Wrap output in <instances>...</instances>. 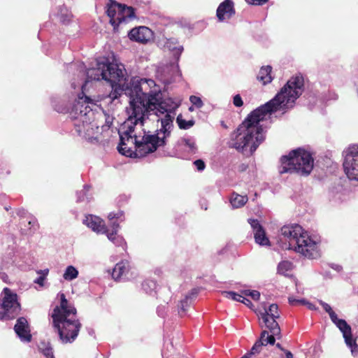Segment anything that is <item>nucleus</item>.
<instances>
[{
	"label": "nucleus",
	"mask_w": 358,
	"mask_h": 358,
	"mask_svg": "<svg viewBox=\"0 0 358 358\" xmlns=\"http://www.w3.org/2000/svg\"><path fill=\"white\" fill-rule=\"evenodd\" d=\"M178 106L173 99L163 97L160 86L130 99L128 119L122 128L124 131H120L119 152L130 157H143L164 146Z\"/></svg>",
	"instance_id": "f257e3e1"
},
{
	"label": "nucleus",
	"mask_w": 358,
	"mask_h": 358,
	"mask_svg": "<svg viewBox=\"0 0 358 358\" xmlns=\"http://www.w3.org/2000/svg\"><path fill=\"white\" fill-rule=\"evenodd\" d=\"M303 90V76L299 74L292 77L271 100L248 115L231 134L230 146L242 151L250 147V154L255 152L265 140L266 128L261 122L276 111L292 108Z\"/></svg>",
	"instance_id": "f03ea898"
},
{
	"label": "nucleus",
	"mask_w": 358,
	"mask_h": 358,
	"mask_svg": "<svg viewBox=\"0 0 358 358\" xmlns=\"http://www.w3.org/2000/svg\"><path fill=\"white\" fill-rule=\"evenodd\" d=\"M85 83L82 85L85 87L92 80H104L110 83L112 90L108 96L112 101L123 93L131 99L145 93H150L155 87H159L152 79L135 77L128 82L124 65L114 63L98 62L96 67L87 69Z\"/></svg>",
	"instance_id": "7ed1b4c3"
},
{
	"label": "nucleus",
	"mask_w": 358,
	"mask_h": 358,
	"mask_svg": "<svg viewBox=\"0 0 358 358\" xmlns=\"http://www.w3.org/2000/svg\"><path fill=\"white\" fill-rule=\"evenodd\" d=\"M60 305L52 313L53 327L62 343H72L78 337L82 324L77 319L76 308L68 302L64 294H60Z\"/></svg>",
	"instance_id": "20e7f679"
},
{
	"label": "nucleus",
	"mask_w": 358,
	"mask_h": 358,
	"mask_svg": "<svg viewBox=\"0 0 358 358\" xmlns=\"http://www.w3.org/2000/svg\"><path fill=\"white\" fill-rule=\"evenodd\" d=\"M278 244L283 250H294L309 259L320 256L317 242L304 232L299 224L285 225L278 234Z\"/></svg>",
	"instance_id": "39448f33"
},
{
	"label": "nucleus",
	"mask_w": 358,
	"mask_h": 358,
	"mask_svg": "<svg viewBox=\"0 0 358 358\" xmlns=\"http://www.w3.org/2000/svg\"><path fill=\"white\" fill-rule=\"evenodd\" d=\"M84 90L85 86L82 85V92L78 94L69 108L64 105H57L52 101L55 110L59 113H69L78 135L89 131L92 128L90 125L94 120L93 107L96 106L95 100L85 95Z\"/></svg>",
	"instance_id": "423d86ee"
},
{
	"label": "nucleus",
	"mask_w": 358,
	"mask_h": 358,
	"mask_svg": "<svg viewBox=\"0 0 358 358\" xmlns=\"http://www.w3.org/2000/svg\"><path fill=\"white\" fill-rule=\"evenodd\" d=\"M279 167L280 174L296 173L301 176H308L313 169L314 159L311 154L303 148L292 150L288 155L280 159Z\"/></svg>",
	"instance_id": "0eeeda50"
},
{
	"label": "nucleus",
	"mask_w": 358,
	"mask_h": 358,
	"mask_svg": "<svg viewBox=\"0 0 358 358\" xmlns=\"http://www.w3.org/2000/svg\"><path fill=\"white\" fill-rule=\"evenodd\" d=\"M263 320L265 327L269 330L262 331L259 338L255 343L250 350L241 358H266L267 354L264 351L267 345H274L275 339L281 338L280 328L276 322L277 318H271L268 314L259 317Z\"/></svg>",
	"instance_id": "6e6552de"
},
{
	"label": "nucleus",
	"mask_w": 358,
	"mask_h": 358,
	"mask_svg": "<svg viewBox=\"0 0 358 358\" xmlns=\"http://www.w3.org/2000/svg\"><path fill=\"white\" fill-rule=\"evenodd\" d=\"M21 306L17 301V294L5 287L0 298V320L15 319L20 313Z\"/></svg>",
	"instance_id": "1a4fd4ad"
},
{
	"label": "nucleus",
	"mask_w": 358,
	"mask_h": 358,
	"mask_svg": "<svg viewBox=\"0 0 358 358\" xmlns=\"http://www.w3.org/2000/svg\"><path fill=\"white\" fill-rule=\"evenodd\" d=\"M320 304L324 310L329 314L331 322L342 332L346 345L350 348L352 355L358 353V346L352 337L351 327L345 320L338 319L336 313L332 310L331 307L323 301H319Z\"/></svg>",
	"instance_id": "9d476101"
},
{
	"label": "nucleus",
	"mask_w": 358,
	"mask_h": 358,
	"mask_svg": "<svg viewBox=\"0 0 358 358\" xmlns=\"http://www.w3.org/2000/svg\"><path fill=\"white\" fill-rule=\"evenodd\" d=\"M343 155L345 173L350 180L358 181V144L350 145Z\"/></svg>",
	"instance_id": "9b49d317"
},
{
	"label": "nucleus",
	"mask_w": 358,
	"mask_h": 358,
	"mask_svg": "<svg viewBox=\"0 0 358 358\" xmlns=\"http://www.w3.org/2000/svg\"><path fill=\"white\" fill-rule=\"evenodd\" d=\"M152 31L146 27H136L130 30L128 36L130 40L146 43L152 36Z\"/></svg>",
	"instance_id": "f8f14e48"
},
{
	"label": "nucleus",
	"mask_w": 358,
	"mask_h": 358,
	"mask_svg": "<svg viewBox=\"0 0 358 358\" xmlns=\"http://www.w3.org/2000/svg\"><path fill=\"white\" fill-rule=\"evenodd\" d=\"M14 330L17 336L23 342H29L31 340V335L27 319L24 317H19L14 327Z\"/></svg>",
	"instance_id": "ddd939ff"
},
{
	"label": "nucleus",
	"mask_w": 358,
	"mask_h": 358,
	"mask_svg": "<svg viewBox=\"0 0 358 358\" xmlns=\"http://www.w3.org/2000/svg\"><path fill=\"white\" fill-rule=\"evenodd\" d=\"M198 292V289L194 288L189 294L185 295L184 299L179 301L177 305V310L180 317H183L186 315L188 308L196 299Z\"/></svg>",
	"instance_id": "4468645a"
},
{
	"label": "nucleus",
	"mask_w": 358,
	"mask_h": 358,
	"mask_svg": "<svg viewBox=\"0 0 358 358\" xmlns=\"http://www.w3.org/2000/svg\"><path fill=\"white\" fill-rule=\"evenodd\" d=\"M234 14L235 10L231 0H224L217 9V17L220 22L229 19Z\"/></svg>",
	"instance_id": "2eb2a0df"
},
{
	"label": "nucleus",
	"mask_w": 358,
	"mask_h": 358,
	"mask_svg": "<svg viewBox=\"0 0 358 358\" xmlns=\"http://www.w3.org/2000/svg\"><path fill=\"white\" fill-rule=\"evenodd\" d=\"M83 223L88 227L91 228L94 231L97 233H107V228L105 226L104 222L100 217L92 215H89L85 217Z\"/></svg>",
	"instance_id": "dca6fc26"
},
{
	"label": "nucleus",
	"mask_w": 358,
	"mask_h": 358,
	"mask_svg": "<svg viewBox=\"0 0 358 358\" xmlns=\"http://www.w3.org/2000/svg\"><path fill=\"white\" fill-rule=\"evenodd\" d=\"M120 3H118L114 0H109V3L107 4L106 13L107 15L110 18V22L115 29L117 24V20L116 15H120Z\"/></svg>",
	"instance_id": "f3484780"
},
{
	"label": "nucleus",
	"mask_w": 358,
	"mask_h": 358,
	"mask_svg": "<svg viewBox=\"0 0 358 358\" xmlns=\"http://www.w3.org/2000/svg\"><path fill=\"white\" fill-rule=\"evenodd\" d=\"M165 46L173 52V56L176 62L180 59V55L184 50L183 46L179 44L177 38H168L165 43Z\"/></svg>",
	"instance_id": "a211bd4d"
},
{
	"label": "nucleus",
	"mask_w": 358,
	"mask_h": 358,
	"mask_svg": "<svg viewBox=\"0 0 358 358\" xmlns=\"http://www.w3.org/2000/svg\"><path fill=\"white\" fill-rule=\"evenodd\" d=\"M129 269V264L127 261H122L115 266L112 277L115 280L124 278Z\"/></svg>",
	"instance_id": "6ab92c4d"
},
{
	"label": "nucleus",
	"mask_w": 358,
	"mask_h": 358,
	"mask_svg": "<svg viewBox=\"0 0 358 358\" xmlns=\"http://www.w3.org/2000/svg\"><path fill=\"white\" fill-rule=\"evenodd\" d=\"M120 15L117 16V24L119 25L122 22L124 21L126 18H132L134 17V8L131 6L120 3Z\"/></svg>",
	"instance_id": "aec40b11"
},
{
	"label": "nucleus",
	"mask_w": 358,
	"mask_h": 358,
	"mask_svg": "<svg viewBox=\"0 0 358 358\" xmlns=\"http://www.w3.org/2000/svg\"><path fill=\"white\" fill-rule=\"evenodd\" d=\"M272 67L271 66H262L257 76L258 80L262 83L263 85L270 83L273 78L271 75Z\"/></svg>",
	"instance_id": "412c9836"
},
{
	"label": "nucleus",
	"mask_w": 358,
	"mask_h": 358,
	"mask_svg": "<svg viewBox=\"0 0 358 358\" xmlns=\"http://www.w3.org/2000/svg\"><path fill=\"white\" fill-rule=\"evenodd\" d=\"M247 196H242L233 193L230 198V203L234 208H238L243 206L248 201Z\"/></svg>",
	"instance_id": "4be33fe9"
},
{
	"label": "nucleus",
	"mask_w": 358,
	"mask_h": 358,
	"mask_svg": "<svg viewBox=\"0 0 358 358\" xmlns=\"http://www.w3.org/2000/svg\"><path fill=\"white\" fill-rule=\"evenodd\" d=\"M268 314V316L271 318H279L280 313L278 312V306L275 303L271 304L268 308H264V311L259 313V317H262L264 315Z\"/></svg>",
	"instance_id": "5701e85b"
},
{
	"label": "nucleus",
	"mask_w": 358,
	"mask_h": 358,
	"mask_svg": "<svg viewBox=\"0 0 358 358\" xmlns=\"http://www.w3.org/2000/svg\"><path fill=\"white\" fill-rule=\"evenodd\" d=\"M90 186L85 185L83 189L76 192L77 202H89L92 198L91 194L89 193Z\"/></svg>",
	"instance_id": "b1692460"
},
{
	"label": "nucleus",
	"mask_w": 358,
	"mask_h": 358,
	"mask_svg": "<svg viewBox=\"0 0 358 358\" xmlns=\"http://www.w3.org/2000/svg\"><path fill=\"white\" fill-rule=\"evenodd\" d=\"M255 242L260 245H269L270 241L266 237V233L263 227L254 232Z\"/></svg>",
	"instance_id": "393cba45"
},
{
	"label": "nucleus",
	"mask_w": 358,
	"mask_h": 358,
	"mask_svg": "<svg viewBox=\"0 0 358 358\" xmlns=\"http://www.w3.org/2000/svg\"><path fill=\"white\" fill-rule=\"evenodd\" d=\"M104 234H106L108 240L116 246H124L125 245V241L123 237L117 235V233H113V231L109 232L107 229V233Z\"/></svg>",
	"instance_id": "a878e982"
},
{
	"label": "nucleus",
	"mask_w": 358,
	"mask_h": 358,
	"mask_svg": "<svg viewBox=\"0 0 358 358\" xmlns=\"http://www.w3.org/2000/svg\"><path fill=\"white\" fill-rule=\"evenodd\" d=\"M157 283L152 280H145L142 283V289L150 295L156 293Z\"/></svg>",
	"instance_id": "bb28decb"
},
{
	"label": "nucleus",
	"mask_w": 358,
	"mask_h": 358,
	"mask_svg": "<svg viewBox=\"0 0 358 358\" xmlns=\"http://www.w3.org/2000/svg\"><path fill=\"white\" fill-rule=\"evenodd\" d=\"M78 271L73 266H68L63 274V278L67 281H71L78 276Z\"/></svg>",
	"instance_id": "cd10ccee"
},
{
	"label": "nucleus",
	"mask_w": 358,
	"mask_h": 358,
	"mask_svg": "<svg viewBox=\"0 0 358 358\" xmlns=\"http://www.w3.org/2000/svg\"><path fill=\"white\" fill-rule=\"evenodd\" d=\"M184 145L189 149L188 151L191 153H196L197 147L196 145L195 139L193 137L188 136L182 139Z\"/></svg>",
	"instance_id": "c85d7f7f"
},
{
	"label": "nucleus",
	"mask_w": 358,
	"mask_h": 358,
	"mask_svg": "<svg viewBox=\"0 0 358 358\" xmlns=\"http://www.w3.org/2000/svg\"><path fill=\"white\" fill-rule=\"evenodd\" d=\"M176 122L180 129H188L194 125V120H190L186 121L182 119V115H179L176 118Z\"/></svg>",
	"instance_id": "c756f323"
},
{
	"label": "nucleus",
	"mask_w": 358,
	"mask_h": 358,
	"mask_svg": "<svg viewBox=\"0 0 358 358\" xmlns=\"http://www.w3.org/2000/svg\"><path fill=\"white\" fill-rule=\"evenodd\" d=\"M293 264L289 261H282L278 265V272L280 274L285 275L286 272L292 269Z\"/></svg>",
	"instance_id": "7c9ffc66"
},
{
	"label": "nucleus",
	"mask_w": 358,
	"mask_h": 358,
	"mask_svg": "<svg viewBox=\"0 0 358 358\" xmlns=\"http://www.w3.org/2000/svg\"><path fill=\"white\" fill-rule=\"evenodd\" d=\"M223 295L228 299H231L234 301H239L241 302L243 296L242 294H237L235 292L233 291H229V292H224Z\"/></svg>",
	"instance_id": "2f4dec72"
},
{
	"label": "nucleus",
	"mask_w": 358,
	"mask_h": 358,
	"mask_svg": "<svg viewBox=\"0 0 358 358\" xmlns=\"http://www.w3.org/2000/svg\"><path fill=\"white\" fill-rule=\"evenodd\" d=\"M108 220L112 221L113 220H118L120 222L124 221V212L118 210L117 212H111L108 214Z\"/></svg>",
	"instance_id": "473e14b6"
},
{
	"label": "nucleus",
	"mask_w": 358,
	"mask_h": 358,
	"mask_svg": "<svg viewBox=\"0 0 358 358\" xmlns=\"http://www.w3.org/2000/svg\"><path fill=\"white\" fill-rule=\"evenodd\" d=\"M189 101L197 108H201L203 105V103L202 100L201 99V98L199 96H194V95L191 96L189 97Z\"/></svg>",
	"instance_id": "72a5a7b5"
},
{
	"label": "nucleus",
	"mask_w": 358,
	"mask_h": 358,
	"mask_svg": "<svg viewBox=\"0 0 358 358\" xmlns=\"http://www.w3.org/2000/svg\"><path fill=\"white\" fill-rule=\"evenodd\" d=\"M38 273H43V275H40L39 277H38L35 280H34V282L41 285V286H43V282H44V280H45V276L48 274V270L46 269V270H44V271H38Z\"/></svg>",
	"instance_id": "f704fd0d"
},
{
	"label": "nucleus",
	"mask_w": 358,
	"mask_h": 358,
	"mask_svg": "<svg viewBox=\"0 0 358 358\" xmlns=\"http://www.w3.org/2000/svg\"><path fill=\"white\" fill-rule=\"evenodd\" d=\"M248 222L253 229V233L262 228V226L259 224V222L257 220L249 219Z\"/></svg>",
	"instance_id": "c9c22d12"
},
{
	"label": "nucleus",
	"mask_w": 358,
	"mask_h": 358,
	"mask_svg": "<svg viewBox=\"0 0 358 358\" xmlns=\"http://www.w3.org/2000/svg\"><path fill=\"white\" fill-rule=\"evenodd\" d=\"M288 301H289V304H291L292 306L305 305L306 303V301L304 299H297L293 296L289 297Z\"/></svg>",
	"instance_id": "e433bc0d"
},
{
	"label": "nucleus",
	"mask_w": 358,
	"mask_h": 358,
	"mask_svg": "<svg viewBox=\"0 0 358 358\" xmlns=\"http://www.w3.org/2000/svg\"><path fill=\"white\" fill-rule=\"evenodd\" d=\"M43 354L47 357V358H54V355L52 352V349L50 345H48L45 347L44 348L41 349Z\"/></svg>",
	"instance_id": "4c0bfd02"
},
{
	"label": "nucleus",
	"mask_w": 358,
	"mask_h": 358,
	"mask_svg": "<svg viewBox=\"0 0 358 358\" xmlns=\"http://www.w3.org/2000/svg\"><path fill=\"white\" fill-rule=\"evenodd\" d=\"M233 103L236 107H241L243 105V101L242 100L240 94H236L233 98Z\"/></svg>",
	"instance_id": "58836bf2"
},
{
	"label": "nucleus",
	"mask_w": 358,
	"mask_h": 358,
	"mask_svg": "<svg viewBox=\"0 0 358 358\" xmlns=\"http://www.w3.org/2000/svg\"><path fill=\"white\" fill-rule=\"evenodd\" d=\"M194 164L196 167L197 170L199 171H202L204 170L206 165L203 160L201 159H196L194 162Z\"/></svg>",
	"instance_id": "ea45409f"
},
{
	"label": "nucleus",
	"mask_w": 358,
	"mask_h": 358,
	"mask_svg": "<svg viewBox=\"0 0 358 358\" xmlns=\"http://www.w3.org/2000/svg\"><path fill=\"white\" fill-rule=\"evenodd\" d=\"M110 222V226L112 228V231H113V233H117L118 229L120 228V224H119L118 220H113Z\"/></svg>",
	"instance_id": "a19ab883"
},
{
	"label": "nucleus",
	"mask_w": 358,
	"mask_h": 358,
	"mask_svg": "<svg viewBox=\"0 0 358 358\" xmlns=\"http://www.w3.org/2000/svg\"><path fill=\"white\" fill-rule=\"evenodd\" d=\"M248 3L252 5H262L266 3L268 0H245Z\"/></svg>",
	"instance_id": "79ce46f5"
},
{
	"label": "nucleus",
	"mask_w": 358,
	"mask_h": 358,
	"mask_svg": "<svg viewBox=\"0 0 358 358\" xmlns=\"http://www.w3.org/2000/svg\"><path fill=\"white\" fill-rule=\"evenodd\" d=\"M250 296L255 301H257L259 299L260 293L257 290H252L251 293H250Z\"/></svg>",
	"instance_id": "37998d69"
},
{
	"label": "nucleus",
	"mask_w": 358,
	"mask_h": 358,
	"mask_svg": "<svg viewBox=\"0 0 358 358\" xmlns=\"http://www.w3.org/2000/svg\"><path fill=\"white\" fill-rule=\"evenodd\" d=\"M113 118L112 117L107 115L106 117V125L108 127H110L113 124Z\"/></svg>",
	"instance_id": "c03bdc74"
},
{
	"label": "nucleus",
	"mask_w": 358,
	"mask_h": 358,
	"mask_svg": "<svg viewBox=\"0 0 358 358\" xmlns=\"http://www.w3.org/2000/svg\"><path fill=\"white\" fill-rule=\"evenodd\" d=\"M16 213L20 217H25L27 211L23 208H20L17 210Z\"/></svg>",
	"instance_id": "a18cd8bd"
},
{
	"label": "nucleus",
	"mask_w": 358,
	"mask_h": 358,
	"mask_svg": "<svg viewBox=\"0 0 358 358\" xmlns=\"http://www.w3.org/2000/svg\"><path fill=\"white\" fill-rule=\"evenodd\" d=\"M0 278L4 282H8V276L6 273L0 272Z\"/></svg>",
	"instance_id": "49530a36"
},
{
	"label": "nucleus",
	"mask_w": 358,
	"mask_h": 358,
	"mask_svg": "<svg viewBox=\"0 0 358 358\" xmlns=\"http://www.w3.org/2000/svg\"><path fill=\"white\" fill-rule=\"evenodd\" d=\"M241 302L245 304L248 307H250L251 306H252V302L249 299H248L247 298H245L244 296L242 299Z\"/></svg>",
	"instance_id": "de8ad7c7"
},
{
	"label": "nucleus",
	"mask_w": 358,
	"mask_h": 358,
	"mask_svg": "<svg viewBox=\"0 0 358 358\" xmlns=\"http://www.w3.org/2000/svg\"><path fill=\"white\" fill-rule=\"evenodd\" d=\"M331 267L338 272H340L342 270V266L338 264H331Z\"/></svg>",
	"instance_id": "09e8293b"
},
{
	"label": "nucleus",
	"mask_w": 358,
	"mask_h": 358,
	"mask_svg": "<svg viewBox=\"0 0 358 358\" xmlns=\"http://www.w3.org/2000/svg\"><path fill=\"white\" fill-rule=\"evenodd\" d=\"M283 352L285 354L286 358H294V355L290 351L285 350Z\"/></svg>",
	"instance_id": "8fccbe9b"
},
{
	"label": "nucleus",
	"mask_w": 358,
	"mask_h": 358,
	"mask_svg": "<svg viewBox=\"0 0 358 358\" xmlns=\"http://www.w3.org/2000/svg\"><path fill=\"white\" fill-rule=\"evenodd\" d=\"M250 293H251V291L249 290V289H245V290L241 291V294L245 295V296H250Z\"/></svg>",
	"instance_id": "3c124183"
},
{
	"label": "nucleus",
	"mask_w": 358,
	"mask_h": 358,
	"mask_svg": "<svg viewBox=\"0 0 358 358\" xmlns=\"http://www.w3.org/2000/svg\"><path fill=\"white\" fill-rule=\"evenodd\" d=\"M305 305H308V308L310 310H314L315 308L313 304L308 303V301H306Z\"/></svg>",
	"instance_id": "603ef678"
},
{
	"label": "nucleus",
	"mask_w": 358,
	"mask_h": 358,
	"mask_svg": "<svg viewBox=\"0 0 358 358\" xmlns=\"http://www.w3.org/2000/svg\"><path fill=\"white\" fill-rule=\"evenodd\" d=\"M275 346H276V348H278L281 352H283L284 351H285V349L283 347H282V345H281L279 343H278L276 344V345H275Z\"/></svg>",
	"instance_id": "864d4df0"
},
{
	"label": "nucleus",
	"mask_w": 358,
	"mask_h": 358,
	"mask_svg": "<svg viewBox=\"0 0 358 358\" xmlns=\"http://www.w3.org/2000/svg\"><path fill=\"white\" fill-rule=\"evenodd\" d=\"M29 224L31 227H34V226L36 224V221H35L34 220H29Z\"/></svg>",
	"instance_id": "5fc2aeb1"
},
{
	"label": "nucleus",
	"mask_w": 358,
	"mask_h": 358,
	"mask_svg": "<svg viewBox=\"0 0 358 358\" xmlns=\"http://www.w3.org/2000/svg\"><path fill=\"white\" fill-rule=\"evenodd\" d=\"M221 125L222 127L227 129V126L226 125V124L224 123V121H221Z\"/></svg>",
	"instance_id": "6e6d98bb"
},
{
	"label": "nucleus",
	"mask_w": 358,
	"mask_h": 358,
	"mask_svg": "<svg viewBox=\"0 0 358 358\" xmlns=\"http://www.w3.org/2000/svg\"><path fill=\"white\" fill-rule=\"evenodd\" d=\"M273 358H284L283 355L281 354L279 356H273Z\"/></svg>",
	"instance_id": "4d7b16f0"
},
{
	"label": "nucleus",
	"mask_w": 358,
	"mask_h": 358,
	"mask_svg": "<svg viewBox=\"0 0 358 358\" xmlns=\"http://www.w3.org/2000/svg\"><path fill=\"white\" fill-rule=\"evenodd\" d=\"M177 73H178V76L179 77H180V76H181V73H180V71L178 69H177Z\"/></svg>",
	"instance_id": "13d9d810"
},
{
	"label": "nucleus",
	"mask_w": 358,
	"mask_h": 358,
	"mask_svg": "<svg viewBox=\"0 0 358 358\" xmlns=\"http://www.w3.org/2000/svg\"><path fill=\"white\" fill-rule=\"evenodd\" d=\"M334 199L335 200H336V199H341V197H340V196H338V198H337V197H336V196H334Z\"/></svg>",
	"instance_id": "bf43d9fd"
},
{
	"label": "nucleus",
	"mask_w": 358,
	"mask_h": 358,
	"mask_svg": "<svg viewBox=\"0 0 358 358\" xmlns=\"http://www.w3.org/2000/svg\"><path fill=\"white\" fill-rule=\"evenodd\" d=\"M337 99V96L334 94V99Z\"/></svg>",
	"instance_id": "052dcab7"
},
{
	"label": "nucleus",
	"mask_w": 358,
	"mask_h": 358,
	"mask_svg": "<svg viewBox=\"0 0 358 358\" xmlns=\"http://www.w3.org/2000/svg\"><path fill=\"white\" fill-rule=\"evenodd\" d=\"M72 86L73 87V88H76V86H74L73 83L72 84Z\"/></svg>",
	"instance_id": "680f3d73"
},
{
	"label": "nucleus",
	"mask_w": 358,
	"mask_h": 358,
	"mask_svg": "<svg viewBox=\"0 0 358 358\" xmlns=\"http://www.w3.org/2000/svg\"><path fill=\"white\" fill-rule=\"evenodd\" d=\"M357 93H358V88H357Z\"/></svg>",
	"instance_id": "e2e57ef3"
}]
</instances>
